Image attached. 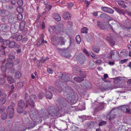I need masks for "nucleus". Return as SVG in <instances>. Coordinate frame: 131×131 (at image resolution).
Wrapping results in <instances>:
<instances>
[{"mask_svg":"<svg viewBox=\"0 0 131 131\" xmlns=\"http://www.w3.org/2000/svg\"><path fill=\"white\" fill-rule=\"evenodd\" d=\"M52 41L53 44L55 45H64L66 40L62 37L54 36L52 38Z\"/></svg>","mask_w":131,"mask_h":131,"instance_id":"1","label":"nucleus"},{"mask_svg":"<svg viewBox=\"0 0 131 131\" xmlns=\"http://www.w3.org/2000/svg\"><path fill=\"white\" fill-rule=\"evenodd\" d=\"M116 110L115 109L112 110L107 115V118L110 121L113 120L115 118L116 114L115 113Z\"/></svg>","mask_w":131,"mask_h":131,"instance_id":"2","label":"nucleus"},{"mask_svg":"<svg viewBox=\"0 0 131 131\" xmlns=\"http://www.w3.org/2000/svg\"><path fill=\"white\" fill-rule=\"evenodd\" d=\"M121 110L124 112L130 114H131V108H129V106L126 105L121 106Z\"/></svg>","mask_w":131,"mask_h":131,"instance_id":"3","label":"nucleus"},{"mask_svg":"<svg viewBox=\"0 0 131 131\" xmlns=\"http://www.w3.org/2000/svg\"><path fill=\"white\" fill-rule=\"evenodd\" d=\"M8 114L10 118H12L14 115V108L12 106H9L7 110Z\"/></svg>","mask_w":131,"mask_h":131,"instance_id":"4","label":"nucleus"},{"mask_svg":"<svg viewBox=\"0 0 131 131\" xmlns=\"http://www.w3.org/2000/svg\"><path fill=\"white\" fill-rule=\"evenodd\" d=\"M118 52L115 50H112L110 52V55L108 57V58H111L113 60L116 58V56L118 54Z\"/></svg>","mask_w":131,"mask_h":131,"instance_id":"5","label":"nucleus"},{"mask_svg":"<svg viewBox=\"0 0 131 131\" xmlns=\"http://www.w3.org/2000/svg\"><path fill=\"white\" fill-rule=\"evenodd\" d=\"M37 99V96L34 95H32L30 97L31 103H29V105L31 107H34V102L36 101Z\"/></svg>","mask_w":131,"mask_h":131,"instance_id":"6","label":"nucleus"},{"mask_svg":"<svg viewBox=\"0 0 131 131\" xmlns=\"http://www.w3.org/2000/svg\"><path fill=\"white\" fill-rule=\"evenodd\" d=\"M106 39L108 41V43L111 45L113 46L115 45V41L113 39L112 35L107 36L106 37Z\"/></svg>","mask_w":131,"mask_h":131,"instance_id":"7","label":"nucleus"},{"mask_svg":"<svg viewBox=\"0 0 131 131\" xmlns=\"http://www.w3.org/2000/svg\"><path fill=\"white\" fill-rule=\"evenodd\" d=\"M101 9L103 11L106 13L112 14L114 12V10L112 9L107 7H102Z\"/></svg>","mask_w":131,"mask_h":131,"instance_id":"8","label":"nucleus"},{"mask_svg":"<svg viewBox=\"0 0 131 131\" xmlns=\"http://www.w3.org/2000/svg\"><path fill=\"white\" fill-rule=\"evenodd\" d=\"M6 96L7 95L5 93H3L2 97L0 99V105H2L5 103Z\"/></svg>","mask_w":131,"mask_h":131,"instance_id":"9","label":"nucleus"},{"mask_svg":"<svg viewBox=\"0 0 131 131\" xmlns=\"http://www.w3.org/2000/svg\"><path fill=\"white\" fill-rule=\"evenodd\" d=\"M63 16L64 18L66 20L71 18V14L68 12H64L63 14Z\"/></svg>","mask_w":131,"mask_h":131,"instance_id":"10","label":"nucleus"},{"mask_svg":"<svg viewBox=\"0 0 131 131\" xmlns=\"http://www.w3.org/2000/svg\"><path fill=\"white\" fill-rule=\"evenodd\" d=\"M25 105V102L24 101L21 100L19 101L18 103V106L20 108H23Z\"/></svg>","mask_w":131,"mask_h":131,"instance_id":"11","label":"nucleus"},{"mask_svg":"<svg viewBox=\"0 0 131 131\" xmlns=\"http://www.w3.org/2000/svg\"><path fill=\"white\" fill-rule=\"evenodd\" d=\"M97 25L98 27L100 28L101 29L104 30L105 28L102 23L99 21H97Z\"/></svg>","mask_w":131,"mask_h":131,"instance_id":"12","label":"nucleus"},{"mask_svg":"<svg viewBox=\"0 0 131 131\" xmlns=\"http://www.w3.org/2000/svg\"><path fill=\"white\" fill-rule=\"evenodd\" d=\"M6 67L7 69H9L12 68L13 66V61L11 60V61H8L7 63L6 64Z\"/></svg>","mask_w":131,"mask_h":131,"instance_id":"13","label":"nucleus"},{"mask_svg":"<svg viewBox=\"0 0 131 131\" xmlns=\"http://www.w3.org/2000/svg\"><path fill=\"white\" fill-rule=\"evenodd\" d=\"M53 18L57 21H59L61 19V17L59 14H53Z\"/></svg>","mask_w":131,"mask_h":131,"instance_id":"14","label":"nucleus"},{"mask_svg":"<svg viewBox=\"0 0 131 131\" xmlns=\"http://www.w3.org/2000/svg\"><path fill=\"white\" fill-rule=\"evenodd\" d=\"M15 19L16 17L14 16L11 15L9 17L8 21L10 23H13L14 22Z\"/></svg>","mask_w":131,"mask_h":131,"instance_id":"15","label":"nucleus"},{"mask_svg":"<svg viewBox=\"0 0 131 131\" xmlns=\"http://www.w3.org/2000/svg\"><path fill=\"white\" fill-rule=\"evenodd\" d=\"M25 26V21L24 20L21 21L20 23L19 27L20 30L22 31L24 29Z\"/></svg>","mask_w":131,"mask_h":131,"instance_id":"16","label":"nucleus"},{"mask_svg":"<svg viewBox=\"0 0 131 131\" xmlns=\"http://www.w3.org/2000/svg\"><path fill=\"white\" fill-rule=\"evenodd\" d=\"M73 79L75 82H81L84 80L83 77H74Z\"/></svg>","mask_w":131,"mask_h":131,"instance_id":"17","label":"nucleus"},{"mask_svg":"<svg viewBox=\"0 0 131 131\" xmlns=\"http://www.w3.org/2000/svg\"><path fill=\"white\" fill-rule=\"evenodd\" d=\"M21 76V74L20 72L19 71H17L15 73V78L16 79H19Z\"/></svg>","mask_w":131,"mask_h":131,"instance_id":"18","label":"nucleus"},{"mask_svg":"<svg viewBox=\"0 0 131 131\" xmlns=\"http://www.w3.org/2000/svg\"><path fill=\"white\" fill-rule=\"evenodd\" d=\"M15 36L16 40L18 41H19L21 40L23 38V36L21 35H19L17 36V34H15L14 36Z\"/></svg>","mask_w":131,"mask_h":131,"instance_id":"19","label":"nucleus"},{"mask_svg":"<svg viewBox=\"0 0 131 131\" xmlns=\"http://www.w3.org/2000/svg\"><path fill=\"white\" fill-rule=\"evenodd\" d=\"M25 100L26 102L27 103H29V100L30 99V97L29 95L27 93H26L25 95Z\"/></svg>","mask_w":131,"mask_h":131,"instance_id":"20","label":"nucleus"},{"mask_svg":"<svg viewBox=\"0 0 131 131\" xmlns=\"http://www.w3.org/2000/svg\"><path fill=\"white\" fill-rule=\"evenodd\" d=\"M7 79L10 83H14V79L12 77L8 76L7 77Z\"/></svg>","mask_w":131,"mask_h":131,"instance_id":"21","label":"nucleus"},{"mask_svg":"<svg viewBox=\"0 0 131 131\" xmlns=\"http://www.w3.org/2000/svg\"><path fill=\"white\" fill-rule=\"evenodd\" d=\"M115 9L116 12H117L120 14H124V11L123 9H121L117 8H115Z\"/></svg>","mask_w":131,"mask_h":131,"instance_id":"22","label":"nucleus"},{"mask_svg":"<svg viewBox=\"0 0 131 131\" xmlns=\"http://www.w3.org/2000/svg\"><path fill=\"white\" fill-rule=\"evenodd\" d=\"M117 3L119 5L123 8H125L126 6L125 5L123 1H118Z\"/></svg>","mask_w":131,"mask_h":131,"instance_id":"23","label":"nucleus"},{"mask_svg":"<svg viewBox=\"0 0 131 131\" xmlns=\"http://www.w3.org/2000/svg\"><path fill=\"white\" fill-rule=\"evenodd\" d=\"M15 44V42L13 41H12L11 42H10L8 46L10 48H13L14 47Z\"/></svg>","mask_w":131,"mask_h":131,"instance_id":"24","label":"nucleus"},{"mask_svg":"<svg viewBox=\"0 0 131 131\" xmlns=\"http://www.w3.org/2000/svg\"><path fill=\"white\" fill-rule=\"evenodd\" d=\"M46 95L47 97L49 99H51L52 97V93L50 92L49 91L47 92Z\"/></svg>","mask_w":131,"mask_h":131,"instance_id":"25","label":"nucleus"},{"mask_svg":"<svg viewBox=\"0 0 131 131\" xmlns=\"http://www.w3.org/2000/svg\"><path fill=\"white\" fill-rule=\"evenodd\" d=\"M100 15L99 16V17L101 18H104L107 17V15L104 13H102L100 14Z\"/></svg>","mask_w":131,"mask_h":131,"instance_id":"26","label":"nucleus"},{"mask_svg":"<svg viewBox=\"0 0 131 131\" xmlns=\"http://www.w3.org/2000/svg\"><path fill=\"white\" fill-rule=\"evenodd\" d=\"M107 123V121H102L99 123V126H102L106 125Z\"/></svg>","mask_w":131,"mask_h":131,"instance_id":"27","label":"nucleus"},{"mask_svg":"<svg viewBox=\"0 0 131 131\" xmlns=\"http://www.w3.org/2000/svg\"><path fill=\"white\" fill-rule=\"evenodd\" d=\"M78 44H79L81 41L79 35H77L75 38Z\"/></svg>","mask_w":131,"mask_h":131,"instance_id":"28","label":"nucleus"},{"mask_svg":"<svg viewBox=\"0 0 131 131\" xmlns=\"http://www.w3.org/2000/svg\"><path fill=\"white\" fill-rule=\"evenodd\" d=\"M1 27L2 29L4 31H5L7 30V27L6 25L3 24L1 26Z\"/></svg>","mask_w":131,"mask_h":131,"instance_id":"29","label":"nucleus"},{"mask_svg":"<svg viewBox=\"0 0 131 131\" xmlns=\"http://www.w3.org/2000/svg\"><path fill=\"white\" fill-rule=\"evenodd\" d=\"M15 58V57L12 55H9L8 56V58L9 59L8 60V61L10 62L11 60L12 61V60L13 59H14Z\"/></svg>","mask_w":131,"mask_h":131,"instance_id":"30","label":"nucleus"},{"mask_svg":"<svg viewBox=\"0 0 131 131\" xmlns=\"http://www.w3.org/2000/svg\"><path fill=\"white\" fill-rule=\"evenodd\" d=\"M88 29L85 27H84L82 28L81 30V33H87V31Z\"/></svg>","mask_w":131,"mask_h":131,"instance_id":"31","label":"nucleus"},{"mask_svg":"<svg viewBox=\"0 0 131 131\" xmlns=\"http://www.w3.org/2000/svg\"><path fill=\"white\" fill-rule=\"evenodd\" d=\"M10 42V41L9 40H5L3 41V44L4 45L7 46L8 44H9Z\"/></svg>","mask_w":131,"mask_h":131,"instance_id":"32","label":"nucleus"},{"mask_svg":"<svg viewBox=\"0 0 131 131\" xmlns=\"http://www.w3.org/2000/svg\"><path fill=\"white\" fill-rule=\"evenodd\" d=\"M17 3L18 5L20 7L22 6L23 5V2L22 0H18Z\"/></svg>","mask_w":131,"mask_h":131,"instance_id":"33","label":"nucleus"},{"mask_svg":"<svg viewBox=\"0 0 131 131\" xmlns=\"http://www.w3.org/2000/svg\"><path fill=\"white\" fill-rule=\"evenodd\" d=\"M18 19L19 20H21L23 19V15L21 14H19L17 15Z\"/></svg>","mask_w":131,"mask_h":131,"instance_id":"34","label":"nucleus"},{"mask_svg":"<svg viewBox=\"0 0 131 131\" xmlns=\"http://www.w3.org/2000/svg\"><path fill=\"white\" fill-rule=\"evenodd\" d=\"M17 10V12L20 13H21L23 12V9L21 8L18 7Z\"/></svg>","mask_w":131,"mask_h":131,"instance_id":"35","label":"nucleus"},{"mask_svg":"<svg viewBox=\"0 0 131 131\" xmlns=\"http://www.w3.org/2000/svg\"><path fill=\"white\" fill-rule=\"evenodd\" d=\"M93 50L94 52L97 53H98L100 51V49L99 48H96L95 47L93 48Z\"/></svg>","mask_w":131,"mask_h":131,"instance_id":"36","label":"nucleus"},{"mask_svg":"<svg viewBox=\"0 0 131 131\" xmlns=\"http://www.w3.org/2000/svg\"><path fill=\"white\" fill-rule=\"evenodd\" d=\"M101 13V12H94L93 14L94 16L97 17L98 16V14L100 15Z\"/></svg>","mask_w":131,"mask_h":131,"instance_id":"37","label":"nucleus"},{"mask_svg":"<svg viewBox=\"0 0 131 131\" xmlns=\"http://www.w3.org/2000/svg\"><path fill=\"white\" fill-rule=\"evenodd\" d=\"M6 67H5L4 66L2 65L1 67V69L2 71L3 72V73H4L5 72L6 69Z\"/></svg>","mask_w":131,"mask_h":131,"instance_id":"38","label":"nucleus"},{"mask_svg":"<svg viewBox=\"0 0 131 131\" xmlns=\"http://www.w3.org/2000/svg\"><path fill=\"white\" fill-rule=\"evenodd\" d=\"M56 29V27L55 26H52L49 29V30L52 32V31H54Z\"/></svg>","mask_w":131,"mask_h":131,"instance_id":"39","label":"nucleus"},{"mask_svg":"<svg viewBox=\"0 0 131 131\" xmlns=\"http://www.w3.org/2000/svg\"><path fill=\"white\" fill-rule=\"evenodd\" d=\"M42 43V40L39 39L37 42V46H39Z\"/></svg>","mask_w":131,"mask_h":131,"instance_id":"40","label":"nucleus"},{"mask_svg":"<svg viewBox=\"0 0 131 131\" xmlns=\"http://www.w3.org/2000/svg\"><path fill=\"white\" fill-rule=\"evenodd\" d=\"M108 77V75L107 74H105L104 75V78H102L104 82L105 81L106 79Z\"/></svg>","mask_w":131,"mask_h":131,"instance_id":"41","label":"nucleus"},{"mask_svg":"<svg viewBox=\"0 0 131 131\" xmlns=\"http://www.w3.org/2000/svg\"><path fill=\"white\" fill-rule=\"evenodd\" d=\"M5 109V107L4 106H1L0 107V114Z\"/></svg>","mask_w":131,"mask_h":131,"instance_id":"42","label":"nucleus"},{"mask_svg":"<svg viewBox=\"0 0 131 131\" xmlns=\"http://www.w3.org/2000/svg\"><path fill=\"white\" fill-rule=\"evenodd\" d=\"M127 59H125L124 60H121L120 61L119 63L121 64H123L124 63H125L127 61Z\"/></svg>","mask_w":131,"mask_h":131,"instance_id":"43","label":"nucleus"},{"mask_svg":"<svg viewBox=\"0 0 131 131\" xmlns=\"http://www.w3.org/2000/svg\"><path fill=\"white\" fill-rule=\"evenodd\" d=\"M5 82V80L3 78L0 79V85H3Z\"/></svg>","mask_w":131,"mask_h":131,"instance_id":"44","label":"nucleus"},{"mask_svg":"<svg viewBox=\"0 0 131 131\" xmlns=\"http://www.w3.org/2000/svg\"><path fill=\"white\" fill-rule=\"evenodd\" d=\"M17 85L18 87L20 88L23 86V84L22 82H19L17 83Z\"/></svg>","mask_w":131,"mask_h":131,"instance_id":"45","label":"nucleus"},{"mask_svg":"<svg viewBox=\"0 0 131 131\" xmlns=\"http://www.w3.org/2000/svg\"><path fill=\"white\" fill-rule=\"evenodd\" d=\"M7 117V115L6 113H4L2 115V118L3 119H5Z\"/></svg>","mask_w":131,"mask_h":131,"instance_id":"46","label":"nucleus"},{"mask_svg":"<svg viewBox=\"0 0 131 131\" xmlns=\"http://www.w3.org/2000/svg\"><path fill=\"white\" fill-rule=\"evenodd\" d=\"M43 96V94L42 93H40L38 94V97L40 99H41Z\"/></svg>","mask_w":131,"mask_h":131,"instance_id":"47","label":"nucleus"},{"mask_svg":"<svg viewBox=\"0 0 131 131\" xmlns=\"http://www.w3.org/2000/svg\"><path fill=\"white\" fill-rule=\"evenodd\" d=\"M55 110H54L53 111H52V112H51L50 113V114H51V115L52 116L54 117L55 116V115H56V112H54L55 111Z\"/></svg>","mask_w":131,"mask_h":131,"instance_id":"48","label":"nucleus"},{"mask_svg":"<svg viewBox=\"0 0 131 131\" xmlns=\"http://www.w3.org/2000/svg\"><path fill=\"white\" fill-rule=\"evenodd\" d=\"M27 40V38L26 37L24 38L21 41L22 43H24L26 42Z\"/></svg>","mask_w":131,"mask_h":131,"instance_id":"49","label":"nucleus"},{"mask_svg":"<svg viewBox=\"0 0 131 131\" xmlns=\"http://www.w3.org/2000/svg\"><path fill=\"white\" fill-rule=\"evenodd\" d=\"M48 72L52 74L53 73V71L50 68H48L47 69Z\"/></svg>","mask_w":131,"mask_h":131,"instance_id":"50","label":"nucleus"},{"mask_svg":"<svg viewBox=\"0 0 131 131\" xmlns=\"http://www.w3.org/2000/svg\"><path fill=\"white\" fill-rule=\"evenodd\" d=\"M83 52L88 56H90L88 52L86 51V50L84 49L83 50Z\"/></svg>","mask_w":131,"mask_h":131,"instance_id":"51","label":"nucleus"},{"mask_svg":"<svg viewBox=\"0 0 131 131\" xmlns=\"http://www.w3.org/2000/svg\"><path fill=\"white\" fill-rule=\"evenodd\" d=\"M73 6V4L72 3H70L68 5V7L69 8H70Z\"/></svg>","mask_w":131,"mask_h":131,"instance_id":"52","label":"nucleus"},{"mask_svg":"<svg viewBox=\"0 0 131 131\" xmlns=\"http://www.w3.org/2000/svg\"><path fill=\"white\" fill-rule=\"evenodd\" d=\"M98 65L100 64L102 62L100 60H97L95 62Z\"/></svg>","mask_w":131,"mask_h":131,"instance_id":"53","label":"nucleus"},{"mask_svg":"<svg viewBox=\"0 0 131 131\" xmlns=\"http://www.w3.org/2000/svg\"><path fill=\"white\" fill-rule=\"evenodd\" d=\"M107 26H108V28L109 29L112 30L113 31H114V30L113 29V28L111 26V25L110 24H108L107 25Z\"/></svg>","mask_w":131,"mask_h":131,"instance_id":"54","label":"nucleus"},{"mask_svg":"<svg viewBox=\"0 0 131 131\" xmlns=\"http://www.w3.org/2000/svg\"><path fill=\"white\" fill-rule=\"evenodd\" d=\"M16 2L17 1L16 0H12L11 1L12 4L13 5H15Z\"/></svg>","mask_w":131,"mask_h":131,"instance_id":"55","label":"nucleus"},{"mask_svg":"<svg viewBox=\"0 0 131 131\" xmlns=\"http://www.w3.org/2000/svg\"><path fill=\"white\" fill-rule=\"evenodd\" d=\"M21 44H17L15 45V47L16 48H19L21 47Z\"/></svg>","mask_w":131,"mask_h":131,"instance_id":"56","label":"nucleus"},{"mask_svg":"<svg viewBox=\"0 0 131 131\" xmlns=\"http://www.w3.org/2000/svg\"><path fill=\"white\" fill-rule=\"evenodd\" d=\"M91 57H92L94 59H95L96 58V57L95 56V55L92 52H91V53L90 54Z\"/></svg>","mask_w":131,"mask_h":131,"instance_id":"57","label":"nucleus"},{"mask_svg":"<svg viewBox=\"0 0 131 131\" xmlns=\"http://www.w3.org/2000/svg\"><path fill=\"white\" fill-rule=\"evenodd\" d=\"M45 26V25L44 22H43L41 24V28L42 29H44Z\"/></svg>","mask_w":131,"mask_h":131,"instance_id":"58","label":"nucleus"},{"mask_svg":"<svg viewBox=\"0 0 131 131\" xmlns=\"http://www.w3.org/2000/svg\"><path fill=\"white\" fill-rule=\"evenodd\" d=\"M53 90V88L52 87L50 86L49 88V92H50V91H52Z\"/></svg>","mask_w":131,"mask_h":131,"instance_id":"59","label":"nucleus"},{"mask_svg":"<svg viewBox=\"0 0 131 131\" xmlns=\"http://www.w3.org/2000/svg\"><path fill=\"white\" fill-rule=\"evenodd\" d=\"M19 61L18 60H15L14 62V63L16 64H17L19 63Z\"/></svg>","mask_w":131,"mask_h":131,"instance_id":"60","label":"nucleus"},{"mask_svg":"<svg viewBox=\"0 0 131 131\" xmlns=\"http://www.w3.org/2000/svg\"><path fill=\"white\" fill-rule=\"evenodd\" d=\"M48 57H46V58H43L42 59V61H43V62L44 63L48 59Z\"/></svg>","mask_w":131,"mask_h":131,"instance_id":"61","label":"nucleus"},{"mask_svg":"<svg viewBox=\"0 0 131 131\" xmlns=\"http://www.w3.org/2000/svg\"><path fill=\"white\" fill-rule=\"evenodd\" d=\"M108 64L110 65H113L115 64V62L114 61H109Z\"/></svg>","mask_w":131,"mask_h":131,"instance_id":"62","label":"nucleus"},{"mask_svg":"<svg viewBox=\"0 0 131 131\" xmlns=\"http://www.w3.org/2000/svg\"><path fill=\"white\" fill-rule=\"evenodd\" d=\"M44 37V35L43 34H42L41 36L40 37V38L39 39H41V40H43Z\"/></svg>","mask_w":131,"mask_h":131,"instance_id":"63","label":"nucleus"},{"mask_svg":"<svg viewBox=\"0 0 131 131\" xmlns=\"http://www.w3.org/2000/svg\"><path fill=\"white\" fill-rule=\"evenodd\" d=\"M127 83L128 84H130L131 83V79L127 81Z\"/></svg>","mask_w":131,"mask_h":131,"instance_id":"64","label":"nucleus"}]
</instances>
